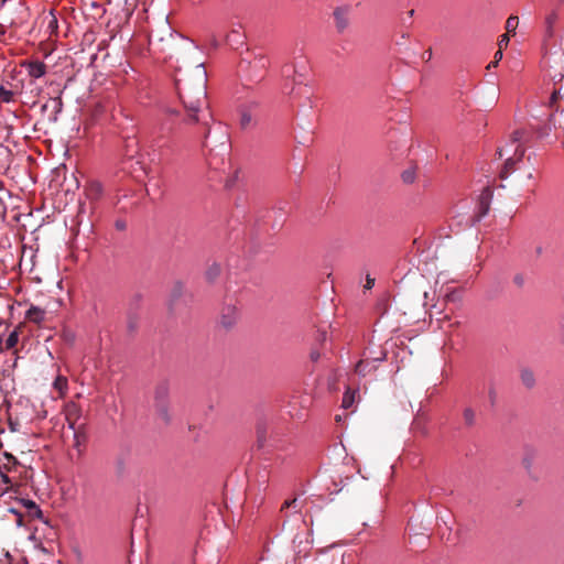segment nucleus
Masks as SVG:
<instances>
[{"label": "nucleus", "instance_id": "4", "mask_svg": "<svg viewBox=\"0 0 564 564\" xmlns=\"http://www.w3.org/2000/svg\"><path fill=\"white\" fill-rule=\"evenodd\" d=\"M282 429L272 421H260L257 424V443L262 449L279 448L283 440Z\"/></svg>", "mask_w": 564, "mask_h": 564}, {"label": "nucleus", "instance_id": "14", "mask_svg": "<svg viewBox=\"0 0 564 564\" xmlns=\"http://www.w3.org/2000/svg\"><path fill=\"white\" fill-rule=\"evenodd\" d=\"M48 108L52 109V116L50 117V120L52 122H56L58 115L63 110V100L61 96L51 98L46 104L42 106V111H46Z\"/></svg>", "mask_w": 564, "mask_h": 564}, {"label": "nucleus", "instance_id": "17", "mask_svg": "<svg viewBox=\"0 0 564 564\" xmlns=\"http://www.w3.org/2000/svg\"><path fill=\"white\" fill-rule=\"evenodd\" d=\"M238 318V311L235 306H228L221 315V325L226 328L232 327Z\"/></svg>", "mask_w": 564, "mask_h": 564}, {"label": "nucleus", "instance_id": "30", "mask_svg": "<svg viewBox=\"0 0 564 564\" xmlns=\"http://www.w3.org/2000/svg\"><path fill=\"white\" fill-rule=\"evenodd\" d=\"M220 273V267L219 264H213L207 271L206 276L209 281L215 280Z\"/></svg>", "mask_w": 564, "mask_h": 564}, {"label": "nucleus", "instance_id": "10", "mask_svg": "<svg viewBox=\"0 0 564 564\" xmlns=\"http://www.w3.org/2000/svg\"><path fill=\"white\" fill-rule=\"evenodd\" d=\"M560 21V9H551L544 18V35L545 37H552L555 33V25Z\"/></svg>", "mask_w": 564, "mask_h": 564}, {"label": "nucleus", "instance_id": "26", "mask_svg": "<svg viewBox=\"0 0 564 564\" xmlns=\"http://www.w3.org/2000/svg\"><path fill=\"white\" fill-rule=\"evenodd\" d=\"M165 29L167 30L169 32V35H170V39L172 42H184V43H187L189 46H192V42L187 41L185 37H183L182 35L177 34V33H174L171 29L170 25L165 24Z\"/></svg>", "mask_w": 564, "mask_h": 564}, {"label": "nucleus", "instance_id": "2", "mask_svg": "<svg viewBox=\"0 0 564 564\" xmlns=\"http://www.w3.org/2000/svg\"><path fill=\"white\" fill-rule=\"evenodd\" d=\"M212 116L207 117L205 127L203 148L206 151V160L210 169L221 170L226 164V158L229 154V133L225 126L219 122L209 124Z\"/></svg>", "mask_w": 564, "mask_h": 564}, {"label": "nucleus", "instance_id": "22", "mask_svg": "<svg viewBox=\"0 0 564 564\" xmlns=\"http://www.w3.org/2000/svg\"><path fill=\"white\" fill-rule=\"evenodd\" d=\"M518 25H519V18L516 15H510L506 21L507 34H516Z\"/></svg>", "mask_w": 564, "mask_h": 564}, {"label": "nucleus", "instance_id": "29", "mask_svg": "<svg viewBox=\"0 0 564 564\" xmlns=\"http://www.w3.org/2000/svg\"><path fill=\"white\" fill-rule=\"evenodd\" d=\"M401 177H402V181L405 184L413 183L414 180H415V170L414 169H408V170L403 171L402 174H401Z\"/></svg>", "mask_w": 564, "mask_h": 564}, {"label": "nucleus", "instance_id": "37", "mask_svg": "<svg viewBox=\"0 0 564 564\" xmlns=\"http://www.w3.org/2000/svg\"><path fill=\"white\" fill-rule=\"evenodd\" d=\"M375 285V279L370 275H367L365 289L370 290Z\"/></svg>", "mask_w": 564, "mask_h": 564}, {"label": "nucleus", "instance_id": "7", "mask_svg": "<svg viewBox=\"0 0 564 564\" xmlns=\"http://www.w3.org/2000/svg\"><path fill=\"white\" fill-rule=\"evenodd\" d=\"M491 196L492 193L488 187L482 189L478 198L477 214L471 217L473 224L479 223L481 218L488 214L490 209Z\"/></svg>", "mask_w": 564, "mask_h": 564}, {"label": "nucleus", "instance_id": "34", "mask_svg": "<svg viewBox=\"0 0 564 564\" xmlns=\"http://www.w3.org/2000/svg\"><path fill=\"white\" fill-rule=\"evenodd\" d=\"M150 44L152 45L155 41H163V37L160 36L156 31H151L149 35Z\"/></svg>", "mask_w": 564, "mask_h": 564}, {"label": "nucleus", "instance_id": "24", "mask_svg": "<svg viewBox=\"0 0 564 564\" xmlns=\"http://www.w3.org/2000/svg\"><path fill=\"white\" fill-rule=\"evenodd\" d=\"M297 73L296 67L292 63H286L281 68V75L284 78H291Z\"/></svg>", "mask_w": 564, "mask_h": 564}, {"label": "nucleus", "instance_id": "36", "mask_svg": "<svg viewBox=\"0 0 564 564\" xmlns=\"http://www.w3.org/2000/svg\"><path fill=\"white\" fill-rule=\"evenodd\" d=\"M523 464H524V467H525L528 470H530V469H531V467H532V464H533V457H532V456H530V457H529V456H525V457L523 458Z\"/></svg>", "mask_w": 564, "mask_h": 564}, {"label": "nucleus", "instance_id": "32", "mask_svg": "<svg viewBox=\"0 0 564 564\" xmlns=\"http://www.w3.org/2000/svg\"><path fill=\"white\" fill-rule=\"evenodd\" d=\"M510 39L508 34H502L498 41V50L503 51L509 45Z\"/></svg>", "mask_w": 564, "mask_h": 564}, {"label": "nucleus", "instance_id": "18", "mask_svg": "<svg viewBox=\"0 0 564 564\" xmlns=\"http://www.w3.org/2000/svg\"><path fill=\"white\" fill-rule=\"evenodd\" d=\"M45 310L35 305H31L25 312V318L35 324H41L45 319Z\"/></svg>", "mask_w": 564, "mask_h": 564}, {"label": "nucleus", "instance_id": "31", "mask_svg": "<svg viewBox=\"0 0 564 564\" xmlns=\"http://www.w3.org/2000/svg\"><path fill=\"white\" fill-rule=\"evenodd\" d=\"M285 508H291L294 510V512H299L301 510V506L299 505L296 498L292 500H285L281 507V511H283Z\"/></svg>", "mask_w": 564, "mask_h": 564}, {"label": "nucleus", "instance_id": "39", "mask_svg": "<svg viewBox=\"0 0 564 564\" xmlns=\"http://www.w3.org/2000/svg\"><path fill=\"white\" fill-rule=\"evenodd\" d=\"M251 121V117L247 113H243L241 117V124L245 127Z\"/></svg>", "mask_w": 564, "mask_h": 564}, {"label": "nucleus", "instance_id": "44", "mask_svg": "<svg viewBox=\"0 0 564 564\" xmlns=\"http://www.w3.org/2000/svg\"><path fill=\"white\" fill-rule=\"evenodd\" d=\"M193 3H202L204 2L205 0H191Z\"/></svg>", "mask_w": 564, "mask_h": 564}, {"label": "nucleus", "instance_id": "5", "mask_svg": "<svg viewBox=\"0 0 564 564\" xmlns=\"http://www.w3.org/2000/svg\"><path fill=\"white\" fill-rule=\"evenodd\" d=\"M155 405L159 415L165 421H169L167 414V398H169V386L166 382H161L155 388Z\"/></svg>", "mask_w": 564, "mask_h": 564}, {"label": "nucleus", "instance_id": "12", "mask_svg": "<svg viewBox=\"0 0 564 564\" xmlns=\"http://www.w3.org/2000/svg\"><path fill=\"white\" fill-rule=\"evenodd\" d=\"M384 358H386V355L383 354L381 357L375 358V359H371V360L362 359V360L357 362V365L355 367V371L359 376L365 377L368 373L373 372L377 369V367H378V362L382 361Z\"/></svg>", "mask_w": 564, "mask_h": 564}, {"label": "nucleus", "instance_id": "9", "mask_svg": "<svg viewBox=\"0 0 564 564\" xmlns=\"http://www.w3.org/2000/svg\"><path fill=\"white\" fill-rule=\"evenodd\" d=\"M64 414H65V419L67 421L68 427L73 431H76V423L82 416L80 406L76 402L69 401L65 404Z\"/></svg>", "mask_w": 564, "mask_h": 564}, {"label": "nucleus", "instance_id": "47", "mask_svg": "<svg viewBox=\"0 0 564 564\" xmlns=\"http://www.w3.org/2000/svg\"><path fill=\"white\" fill-rule=\"evenodd\" d=\"M558 2L562 4V3H564V0H558Z\"/></svg>", "mask_w": 564, "mask_h": 564}, {"label": "nucleus", "instance_id": "3", "mask_svg": "<svg viewBox=\"0 0 564 564\" xmlns=\"http://www.w3.org/2000/svg\"><path fill=\"white\" fill-rule=\"evenodd\" d=\"M528 142L527 133L523 130H516L503 147L497 149L496 155L499 159L506 156V162L500 172L501 178H507L516 170V164L521 162L524 154V143Z\"/></svg>", "mask_w": 564, "mask_h": 564}, {"label": "nucleus", "instance_id": "20", "mask_svg": "<svg viewBox=\"0 0 564 564\" xmlns=\"http://www.w3.org/2000/svg\"><path fill=\"white\" fill-rule=\"evenodd\" d=\"M0 100L7 104L14 101L13 90L4 85H0Z\"/></svg>", "mask_w": 564, "mask_h": 564}, {"label": "nucleus", "instance_id": "19", "mask_svg": "<svg viewBox=\"0 0 564 564\" xmlns=\"http://www.w3.org/2000/svg\"><path fill=\"white\" fill-rule=\"evenodd\" d=\"M25 507L28 509L29 516H31L32 518L41 519L43 517L41 508L34 501L26 500Z\"/></svg>", "mask_w": 564, "mask_h": 564}, {"label": "nucleus", "instance_id": "42", "mask_svg": "<svg viewBox=\"0 0 564 564\" xmlns=\"http://www.w3.org/2000/svg\"><path fill=\"white\" fill-rule=\"evenodd\" d=\"M319 355L317 352H312L311 358L312 360L316 361L318 359Z\"/></svg>", "mask_w": 564, "mask_h": 564}, {"label": "nucleus", "instance_id": "1", "mask_svg": "<svg viewBox=\"0 0 564 564\" xmlns=\"http://www.w3.org/2000/svg\"><path fill=\"white\" fill-rule=\"evenodd\" d=\"M207 73L203 63L195 65L191 72H178L175 77V88L182 102L187 124H207Z\"/></svg>", "mask_w": 564, "mask_h": 564}, {"label": "nucleus", "instance_id": "40", "mask_svg": "<svg viewBox=\"0 0 564 564\" xmlns=\"http://www.w3.org/2000/svg\"><path fill=\"white\" fill-rule=\"evenodd\" d=\"M502 56H503V53L501 50H498L495 55H494V59L497 61V63H499L501 59H502Z\"/></svg>", "mask_w": 564, "mask_h": 564}, {"label": "nucleus", "instance_id": "21", "mask_svg": "<svg viewBox=\"0 0 564 564\" xmlns=\"http://www.w3.org/2000/svg\"><path fill=\"white\" fill-rule=\"evenodd\" d=\"M521 381L527 388H532L535 383L533 372L529 369H523L521 371Z\"/></svg>", "mask_w": 564, "mask_h": 564}, {"label": "nucleus", "instance_id": "25", "mask_svg": "<svg viewBox=\"0 0 564 564\" xmlns=\"http://www.w3.org/2000/svg\"><path fill=\"white\" fill-rule=\"evenodd\" d=\"M463 417L468 426H473L476 422V413L471 408H466L464 410Z\"/></svg>", "mask_w": 564, "mask_h": 564}, {"label": "nucleus", "instance_id": "33", "mask_svg": "<svg viewBox=\"0 0 564 564\" xmlns=\"http://www.w3.org/2000/svg\"><path fill=\"white\" fill-rule=\"evenodd\" d=\"M561 97V89L554 90L550 97V107L553 108L556 106L558 98Z\"/></svg>", "mask_w": 564, "mask_h": 564}, {"label": "nucleus", "instance_id": "16", "mask_svg": "<svg viewBox=\"0 0 564 564\" xmlns=\"http://www.w3.org/2000/svg\"><path fill=\"white\" fill-rule=\"evenodd\" d=\"M245 39H246V36H245L243 32L241 31V28L239 26V28H234L227 34L226 41L231 47L238 48L245 44Z\"/></svg>", "mask_w": 564, "mask_h": 564}, {"label": "nucleus", "instance_id": "46", "mask_svg": "<svg viewBox=\"0 0 564 564\" xmlns=\"http://www.w3.org/2000/svg\"><path fill=\"white\" fill-rule=\"evenodd\" d=\"M171 115H177L178 112L176 110H170Z\"/></svg>", "mask_w": 564, "mask_h": 564}, {"label": "nucleus", "instance_id": "43", "mask_svg": "<svg viewBox=\"0 0 564 564\" xmlns=\"http://www.w3.org/2000/svg\"><path fill=\"white\" fill-rule=\"evenodd\" d=\"M116 226H117V228H118V229H123V228H124V224H123V223H119V221H118V223L116 224Z\"/></svg>", "mask_w": 564, "mask_h": 564}, {"label": "nucleus", "instance_id": "38", "mask_svg": "<svg viewBox=\"0 0 564 564\" xmlns=\"http://www.w3.org/2000/svg\"><path fill=\"white\" fill-rule=\"evenodd\" d=\"M513 282L518 285V286H522L524 284V278L523 275L521 274H517L514 278H513Z\"/></svg>", "mask_w": 564, "mask_h": 564}, {"label": "nucleus", "instance_id": "35", "mask_svg": "<svg viewBox=\"0 0 564 564\" xmlns=\"http://www.w3.org/2000/svg\"><path fill=\"white\" fill-rule=\"evenodd\" d=\"M488 395H489V401L490 403L494 405L496 403V400H497V392L495 390L494 387H491L488 391Z\"/></svg>", "mask_w": 564, "mask_h": 564}, {"label": "nucleus", "instance_id": "8", "mask_svg": "<svg viewBox=\"0 0 564 564\" xmlns=\"http://www.w3.org/2000/svg\"><path fill=\"white\" fill-rule=\"evenodd\" d=\"M41 30L47 36V39H51L53 35L57 34L58 20L52 11L42 15Z\"/></svg>", "mask_w": 564, "mask_h": 564}, {"label": "nucleus", "instance_id": "41", "mask_svg": "<svg viewBox=\"0 0 564 564\" xmlns=\"http://www.w3.org/2000/svg\"><path fill=\"white\" fill-rule=\"evenodd\" d=\"M497 65H498L497 61H495V59H494V61H491V62L488 64L487 68L497 67Z\"/></svg>", "mask_w": 564, "mask_h": 564}, {"label": "nucleus", "instance_id": "45", "mask_svg": "<svg viewBox=\"0 0 564 564\" xmlns=\"http://www.w3.org/2000/svg\"><path fill=\"white\" fill-rule=\"evenodd\" d=\"M408 14H409V17H410V18H412V17H413V14H414V10H410V11L408 12Z\"/></svg>", "mask_w": 564, "mask_h": 564}, {"label": "nucleus", "instance_id": "23", "mask_svg": "<svg viewBox=\"0 0 564 564\" xmlns=\"http://www.w3.org/2000/svg\"><path fill=\"white\" fill-rule=\"evenodd\" d=\"M67 386V379L63 376H57L53 382L54 389H56L61 394L65 393Z\"/></svg>", "mask_w": 564, "mask_h": 564}, {"label": "nucleus", "instance_id": "28", "mask_svg": "<svg viewBox=\"0 0 564 564\" xmlns=\"http://www.w3.org/2000/svg\"><path fill=\"white\" fill-rule=\"evenodd\" d=\"M18 340H19L18 332L17 330L11 332L6 339L7 349H11V348L15 347V345L18 344Z\"/></svg>", "mask_w": 564, "mask_h": 564}, {"label": "nucleus", "instance_id": "27", "mask_svg": "<svg viewBox=\"0 0 564 564\" xmlns=\"http://www.w3.org/2000/svg\"><path fill=\"white\" fill-rule=\"evenodd\" d=\"M354 401H355V392H350L349 390H347L344 393L341 406L344 409H348L352 405Z\"/></svg>", "mask_w": 564, "mask_h": 564}, {"label": "nucleus", "instance_id": "6", "mask_svg": "<svg viewBox=\"0 0 564 564\" xmlns=\"http://www.w3.org/2000/svg\"><path fill=\"white\" fill-rule=\"evenodd\" d=\"M351 7L349 4L336 7L333 11L335 28L338 33H344L350 23Z\"/></svg>", "mask_w": 564, "mask_h": 564}, {"label": "nucleus", "instance_id": "13", "mask_svg": "<svg viewBox=\"0 0 564 564\" xmlns=\"http://www.w3.org/2000/svg\"><path fill=\"white\" fill-rule=\"evenodd\" d=\"M6 458L8 460V464H6L3 467L0 466V481L7 487L0 490V496L7 492L9 485H11V479L7 475L6 470H10L11 466H15L18 464L17 458L10 454H6Z\"/></svg>", "mask_w": 564, "mask_h": 564}, {"label": "nucleus", "instance_id": "11", "mask_svg": "<svg viewBox=\"0 0 564 564\" xmlns=\"http://www.w3.org/2000/svg\"><path fill=\"white\" fill-rule=\"evenodd\" d=\"M22 66L28 72L29 76L35 79H39L46 74V65L42 61H25Z\"/></svg>", "mask_w": 564, "mask_h": 564}, {"label": "nucleus", "instance_id": "15", "mask_svg": "<svg viewBox=\"0 0 564 564\" xmlns=\"http://www.w3.org/2000/svg\"><path fill=\"white\" fill-rule=\"evenodd\" d=\"M104 192L102 185L99 181L93 180L85 186V193L88 199L97 200L101 197Z\"/></svg>", "mask_w": 564, "mask_h": 564}]
</instances>
